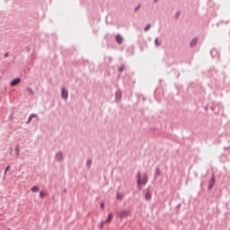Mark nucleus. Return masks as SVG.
<instances>
[{"label": "nucleus", "instance_id": "obj_13", "mask_svg": "<svg viewBox=\"0 0 230 230\" xmlns=\"http://www.w3.org/2000/svg\"><path fill=\"white\" fill-rule=\"evenodd\" d=\"M190 46H197V39L192 40Z\"/></svg>", "mask_w": 230, "mask_h": 230}, {"label": "nucleus", "instance_id": "obj_18", "mask_svg": "<svg viewBox=\"0 0 230 230\" xmlns=\"http://www.w3.org/2000/svg\"><path fill=\"white\" fill-rule=\"evenodd\" d=\"M155 44L156 46H159V40L157 39L155 40Z\"/></svg>", "mask_w": 230, "mask_h": 230}, {"label": "nucleus", "instance_id": "obj_20", "mask_svg": "<svg viewBox=\"0 0 230 230\" xmlns=\"http://www.w3.org/2000/svg\"><path fill=\"white\" fill-rule=\"evenodd\" d=\"M136 10H139V7H137Z\"/></svg>", "mask_w": 230, "mask_h": 230}, {"label": "nucleus", "instance_id": "obj_15", "mask_svg": "<svg viewBox=\"0 0 230 230\" xmlns=\"http://www.w3.org/2000/svg\"><path fill=\"white\" fill-rule=\"evenodd\" d=\"M148 30H150V24H148V25L145 28V31H148Z\"/></svg>", "mask_w": 230, "mask_h": 230}, {"label": "nucleus", "instance_id": "obj_1", "mask_svg": "<svg viewBox=\"0 0 230 230\" xmlns=\"http://www.w3.org/2000/svg\"><path fill=\"white\" fill-rule=\"evenodd\" d=\"M148 182V176L146 174L141 175V172L137 173V185L139 186V190H141V186H145Z\"/></svg>", "mask_w": 230, "mask_h": 230}, {"label": "nucleus", "instance_id": "obj_19", "mask_svg": "<svg viewBox=\"0 0 230 230\" xmlns=\"http://www.w3.org/2000/svg\"><path fill=\"white\" fill-rule=\"evenodd\" d=\"M101 208H103V203L101 204Z\"/></svg>", "mask_w": 230, "mask_h": 230}, {"label": "nucleus", "instance_id": "obj_10", "mask_svg": "<svg viewBox=\"0 0 230 230\" xmlns=\"http://www.w3.org/2000/svg\"><path fill=\"white\" fill-rule=\"evenodd\" d=\"M40 190V188L39 186H34L31 188V191L33 193H37V191H39Z\"/></svg>", "mask_w": 230, "mask_h": 230}, {"label": "nucleus", "instance_id": "obj_4", "mask_svg": "<svg viewBox=\"0 0 230 230\" xmlns=\"http://www.w3.org/2000/svg\"><path fill=\"white\" fill-rule=\"evenodd\" d=\"M213 186H215V176H212L211 180L209 181L208 190H212Z\"/></svg>", "mask_w": 230, "mask_h": 230}, {"label": "nucleus", "instance_id": "obj_7", "mask_svg": "<svg viewBox=\"0 0 230 230\" xmlns=\"http://www.w3.org/2000/svg\"><path fill=\"white\" fill-rule=\"evenodd\" d=\"M146 200H150V199H152V193H150V191H146V195H145Z\"/></svg>", "mask_w": 230, "mask_h": 230}, {"label": "nucleus", "instance_id": "obj_3", "mask_svg": "<svg viewBox=\"0 0 230 230\" xmlns=\"http://www.w3.org/2000/svg\"><path fill=\"white\" fill-rule=\"evenodd\" d=\"M119 217H120V218H126V217H128V210H122L119 212Z\"/></svg>", "mask_w": 230, "mask_h": 230}, {"label": "nucleus", "instance_id": "obj_16", "mask_svg": "<svg viewBox=\"0 0 230 230\" xmlns=\"http://www.w3.org/2000/svg\"><path fill=\"white\" fill-rule=\"evenodd\" d=\"M92 163H93V162H92L91 160H88V161H87L88 166H91Z\"/></svg>", "mask_w": 230, "mask_h": 230}, {"label": "nucleus", "instance_id": "obj_6", "mask_svg": "<svg viewBox=\"0 0 230 230\" xmlns=\"http://www.w3.org/2000/svg\"><path fill=\"white\" fill-rule=\"evenodd\" d=\"M116 40H117L118 44H123V37H121V35H117Z\"/></svg>", "mask_w": 230, "mask_h": 230}, {"label": "nucleus", "instance_id": "obj_8", "mask_svg": "<svg viewBox=\"0 0 230 230\" xmlns=\"http://www.w3.org/2000/svg\"><path fill=\"white\" fill-rule=\"evenodd\" d=\"M21 82L20 78H16L14 80L12 81L11 85H17V84H19Z\"/></svg>", "mask_w": 230, "mask_h": 230}, {"label": "nucleus", "instance_id": "obj_2", "mask_svg": "<svg viewBox=\"0 0 230 230\" xmlns=\"http://www.w3.org/2000/svg\"><path fill=\"white\" fill-rule=\"evenodd\" d=\"M112 218H114V216L112 215V213L109 214L106 221L102 222L101 229H103L104 224H111V222H112Z\"/></svg>", "mask_w": 230, "mask_h": 230}, {"label": "nucleus", "instance_id": "obj_5", "mask_svg": "<svg viewBox=\"0 0 230 230\" xmlns=\"http://www.w3.org/2000/svg\"><path fill=\"white\" fill-rule=\"evenodd\" d=\"M61 96H62L63 100H67V98H68L67 90L63 89L62 93H61Z\"/></svg>", "mask_w": 230, "mask_h": 230}, {"label": "nucleus", "instance_id": "obj_11", "mask_svg": "<svg viewBox=\"0 0 230 230\" xmlns=\"http://www.w3.org/2000/svg\"><path fill=\"white\" fill-rule=\"evenodd\" d=\"M47 193L45 191H40V199H44L46 197Z\"/></svg>", "mask_w": 230, "mask_h": 230}, {"label": "nucleus", "instance_id": "obj_17", "mask_svg": "<svg viewBox=\"0 0 230 230\" xmlns=\"http://www.w3.org/2000/svg\"><path fill=\"white\" fill-rule=\"evenodd\" d=\"M8 170H10V166H7L5 171H4V173H6V172H8Z\"/></svg>", "mask_w": 230, "mask_h": 230}, {"label": "nucleus", "instance_id": "obj_14", "mask_svg": "<svg viewBox=\"0 0 230 230\" xmlns=\"http://www.w3.org/2000/svg\"><path fill=\"white\" fill-rule=\"evenodd\" d=\"M33 118H37V116L34 115V114H31V115L29 117V122L31 121V119H33Z\"/></svg>", "mask_w": 230, "mask_h": 230}, {"label": "nucleus", "instance_id": "obj_9", "mask_svg": "<svg viewBox=\"0 0 230 230\" xmlns=\"http://www.w3.org/2000/svg\"><path fill=\"white\" fill-rule=\"evenodd\" d=\"M56 159H57L58 161H62V159H63L62 153H58V154L56 155Z\"/></svg>", "mask_w": 230, "mask_h": 230}, {"label": "nucleus", "instance_id": "obj_12", "mask_svg": "<svg viewBox=\"0 0 230 230\" xmlns=\"http://www.w3.org/2000/svg\"><path fill=\"white\" fill-rule=\"evenodd\" d=\"M117 199H118V200H122L123 199V194L118 193L117 194Z\"/></svg>", "mask_w": 230, "mask_h": 230}]
</instances>
